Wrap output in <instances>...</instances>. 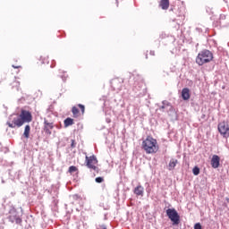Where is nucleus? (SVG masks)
I'll list each match as a JSON object with an SVG mask.
<instances>
[{
    "mask_svg": "<svg viewBox=\"0 0 229 229\" xmlns=\"http://www.w3.org/2000/svg\"><path fill=\"white\" fill-rule=\"evenodd\" d=\"M141 148L147 153V155H153L158 152V141L157 139L148 136L141 143Z\"/></svg>",
    "mask_w": 229,
    "mask_h": 229,
    "instance_id": "nucleus-1",
    "label": "nucleus"
},
{
    "mask_svg": "<svg viewBox=\"0 0 229 229\" xmlns=\"http://www.w3.org/2000/svg\"><path fill=\"white\" fill-rule=\"evenodd\" d=\"M214 60V54L209 50H203L198 54L196 57V64L198 65H205V64H210Z\"/></svg>",
    "mask_w": 229,
    "mask_h": 229,
    "instance_id": "nucleus-2",
    "label": "nucleus"
},
{
    "mask_svg": "<svg viewBox=\"0 0 229 229\" xmlns=\"http://www.w3.org/2000/svg\"><path fill=\"white\" fill-rule=\"evenodd\" d=\"M86 165L89 167V169H93V171H96V173H99V168L96 165H98V157L96 156H86Z\"/></svg>",
    "mask_w": 229,
    "mask_h": 229,
    "instance_id": "nucleus-3",
    "label": "nucleus"
},
{
    "mask_svg": "<svg viewBox=\"0 0 229 229\" xmlns=\"http://www.w3.org/2000/svg\"><path fill=\"white\" fill-rule=\"evenodd\" d=\"M166 216L170 218L173 225H180V215L174 208H168L166 210Z\"/></svg>",
    "mask_w": 229,
    "mask_h": 229,
    "instance_id": "nucleus-4",
    "label": "nucleus"
},
{
    "mask_svg": "<svg viewBox=\"0 0 229 229\" xmlns=\"http://www.w3.org/2000/svg\"><path fill=\"white\" fill-rule=\"evenodd\" d=\"M218 131L219 133L225 138V139H228L229 137V124L228 123L223 121L221 123H218Z\"/></svg>",
    "mask_w": 229,
    "mask_h": 229,
    "instance_id": "nucleus-5",
    "label": "nucleus"
},
{
    "mask_svg": "<svg viewBox=\"0 0 229 229\" xmlns=\"http://www.w3.org/2000/svg\"><path fill=\"white\" fill-rule=\"evenodd\" d=\"M20 117L21 118V121L24 123H31L33 121V115H31V112L21 110L20 114Z\"/></svg>",
    "mask_w": 229,
    "mask_h": 229,
    "instance_id": "nucleus-6",
    "label": "nucleus"
},
{
    "mask_svg": "<svg viewBox=\"0 0 229 229\" xmlns=\"http://www.w3.org/2000/svg\"><path fill=\"white\" fill-rule=\"evenodd\" d=\"M7 124H8L9 128H15L16 126L18 128H21V126H22V124H24V122L21 118V115H19L13 119V123L8 122Z\"/></svg>",
    "mask_w": 229,
    "mask_h": 229,
    "instance_id": "nucleus-7",
    "label": "nucleus"
},
{
    "mask_svg": "<svg viewBox=\"0 0 229 229\" xmlns=\"http://www.w3.org/2000/svg\"><path fill=\"white\" fill-rule=\"evenodd\" d=\"M55 128V125H53V123H49L47 120L44 121V131L47 135H51V130Z\"/></svg>",
    "mask_w": 229,
    "mask_h": 229,
    "instance_id": "nucleus-8",
    "label": "nucleus"
},
{
    "mask_svg": "<svg viewBox=\"0 0 229 229\" xmlns=\"http://www.w3.org/2000/svg\"><path fill=\"white\" fill-rule=\"evenodd\" d=\"M221 158L219 157V156L217 155H214L212 157L211 159V166L213 167V169H217V167H219V162H220Z\"/></svg>",
    "mask_w": 229,
    "mask_h": 229,
    "instance_id": "nucleus-9",
    "label": "nucleus"
},
{
    "mask_svg": "<svg viewBox=\"0 0 229 229\" xmlns=\"http://www.w3.org/2000/svg\"><path fill=\"white\" fill-rule=\"evenodd\" d=\"M182 98L184 101H189V99H191V90L189 89V88L182 89Z\"/></svg>",
    "mask_w": 229,
    "mask_h": 229,
    "instance_id": "nucleus-10",
    "label": "nucleus"
},
{
    "mask_svg": "<svg viewBox=\"0 0 229 229\" xmlns=\"http://www.w3.org/2000/svg\"><path fill=\"white\" fill-rule=\"evenodd\" d=\"M134 194H136V196H144V187H142V185H138L136 188H134L133 191Z\"/></svg>",
    "mask_w": 229,
    "mask_h": 229,
    "instance_id": "nucleus-11",
    "label": "nucleus"
},
{
    "mask_svg": "<svg viewBox=\"0 0 229 229\" xmlns=\"http://www.w3.org/2000/svg\"><path fill=\"white\" fill-rule=\"evenodd\" d=\"M159 6L162 10H169V0H161Z\"/></svg>",
    "mask_w": 229,
    "mask_h": 229,
    "instance_id": "nucleus-12",
    "label": "nucleus"
},
{
    "mask_svg": "<svg viewBox=\"0 0 229 229\" xmlns=\"http://www.w3.org/2000/svg\"><path fill=\"white\" fill-rule=\"evenodd\" d=\"M176 164H178V159H171L168 165L169 171H173L176 167Z\"/></svg>",
    "mask_w": 229,
    "mask_h": 229,
    "instance_id": "nucleus-13",
    "label": "nucleus"
},
{
    "mask_svg": "<svg viewBox=\"0 0 229 229\" xmlns=\"http://www.w3.org/2000/svg\"><path fill=\"white\" fill-rule=\"evenodd\" d=\"M74 124V120L72 118H66L64 120V127L68 128V126H72Z\"/></svg>",
    "mask_w": 229,
    "mask_h": 229,
    "instance_id": "nucleus-14",
    "label": "nucleus"
},
{
    "mask_svg": "<svg viewBox=\"0 0 229 229\" xmlns=\"http://www.w3.org/2000/svg\"><path fill=\"white\" fill-rule=\"evenodd\" d=\"M30 130H31V127H30V125L25 126V130H24V132H23V135H24L25 139H30Z\"/></svg>",
    "mask_w": 229,
    "mask_h": 229,
    "instance_id": "nucleus-15",
    "label": "nucleus"
},
{
    "mask_svg": "<svg viewBox=\"0 0 229 229\" xmlns=\"http://www.w3.org/2000/svg\"><path fill=\"white\" fill-rule=\"evenodd\" d=\"M72 115L73 117H80L81 114H80V109H78L76 106H73L72 108Z\"/></svg>",
    "mask_w": 229,
    "mask_h": 229,
    "instance_id": "nucleus-16",
    "label": "nucleus"
},
{
    "mask_svg": "<svg viewBox=\"0 0 229 229\" xmlns=\"http://www.w3.org/2000/svg\"><path fill=\"white\" fill-rule=\"evenodd\" d=\"M76 171H78V167H76L74 165L70 166L68 169V173H71V174L76 173Z\"/></svg>",
    "mask_w": 229,
    "mask_h": 229,
    "instance_id": "nucleus-17",
    "label": "nucleus"
},
{
    "mask_svg": "<svg viewBox=\"0 0 229 229\" xmlns=\"http://www.w3.org/2000/svg\"><path fill=\"white\" fill-rule=\"evenodd\" d=\"M192 173L195 176H198V174H199V167L198 166H195L193 169H192Z\"/></svg>",
    "mask_w": 229,
    "mask_h": 229,
    "instance_id": "nucleus-18",
    "label": "nucleus"
},
{
    "mask_svg": "<svg viewBox=\"0 0 229 229\" xmlns=\"http://www.w3.org/2000/svg\"><path fill=\"white\" fill-rule=\"evenodd\" d=\"M95 182H96L97 183H103V182H105V179H104L103 177H97V178L95 179Z\"/></svg>",
    "mask_w": 229,
    "mask_h": 229,
    "instance_id": "nucleus-19",
    "label": "nucleus"
},
{
    "mask_svg": "<svg viewBox=\"0 0 229 229\" xmlns=\"http://www.w3.org/2000/svg\"><path fill=\"white\" fill-rule=\"evenodd\" d=\"M41 60H43V64H49V57L41 56Z\"/></svg>",
    "mask_w": 229,
    "mask_h": 229,
    "instance_id": "nucleus-20",
    "label": "nucleus"
},
{
    "mask_svg": "<svg viewBox=\"0 0 229 229\" xmlns=\"http://www.w3.org/2000/svg\"><path fill=\"white\" fill-rule=\"evenodd\" d=\"M78 106H79V108H81V114H85V106L79 104Z\"/></svg>",
    "mask_w": 229,
    "mask_h": 229,
    "instance_id": "nucleus-21",
    "label": "nucleus"
},
{
    "mask_svg": "<svg viewBox=\"0 0 229 229\" xmlns=\"http://www.w3.org/2000/svg\"><path fill=\"white\" fill-rule=\"evenodd\" d=\"M194 229H202L201 224H199V223L195 224Z\"/></svg>",
    "mask_w": 229,
    "mask_h": 229,
    "instance_id": "nucleus-22",
    "label": "nucleus"
},
{
    "mask_svg": "<svg viewBox=\"0 0 229 229\" xmlns=\"http://www.w3.org/2000/svg\"><path fill=\"white\" fill-rule=\"evenodd\" d=\"M71 148H76V140H72Z\"/></svg>",
    "mask_w": 229,
    "mask_h": 229,
    "instance_id": "nucleus-23",
    "label": "nucleus"
},
{
    "mask_svg": "<svg viewBox=\"0 0 229 229\" xmlns=\"http://www.w3.org/2000/svg\"><path fill=\"white\" fill-rule=\"evenodd\" d=\"M13 69H21V65H13Z\"/></svg>",
    "mask_w": 229,
    "mask_h": 229,
    "instance_id": "nucleus-24",
    "label": "nucleus"
},
{
    "mask_svg": "<svg viewBox=\"0 0 229 229\" xmlns=\"http://www.w3.org/2000/svg\"><path fill=\"white\" fill-rule=\"evenodd\" d=\"M16 223H19V224H20V223H22V219L17 218V219H16Z\"/></svg>",
    "mask_w": 229,
    "mask_h": 229,
    "instance_id": "nucleus-25",
    "label": "nucleus"
},
{
    "mask_svg": "<svg viewBox=\"0 0 229 229\" xmlns=\"http://www.w3.org/2000/svg\"><path fill=\"white\" fill-rule=\"evenodd\" d=\"M98 229H106V226H105V225H99V226H98Z\"/></svg>",
    "mask_w": 229,
    "mask_h": 229,
    "instance_id": "nucleus-26",
    "label": "nucleus"
},
{
    "mask_svg": "<svg viewBox=\"0 0 229 229\" xmlns=\"http://www.w3.org/2000/svg\"><path fill=\"white\" fill-rule=\"evenodd\" d=\"M116 6H119V2L116 0Z\"/></svg>",
    "mask_w": 229,
    "mask_h": 229,
    "instance_id": "nucleus-27",
    "label": "nucleus"
},
{
    "mask_svg": "<svg viewBox=\"0 0 229 229\" xmlns=\"http://www.w3.org/2000/svg\"><path fill=\"white\" fill-rule=\"evenodd\" d=\"M164 108H165V106H161V110H164Z\"/></svg>",
    "mask_w": 229,
    "mask_h": 229,
    "instance_id": "nucleus-28",
    "label": "nucleus"
},
{
    "mask_svg": "<svg viewBox=\"0 0 229 229\" xmlns=\"http://www.w3.org/2000/svg\"><path fill=\"white\" fill-rule=\"evenodd\" d=\"M226 201L229 203V199L228 198L226 199Z\"/></svg>",
    "mask_w": 229,
    "mask_h": 229,
    "instance_id": "nucleus-29",
    "label": "nucleus"
}]
</instances>
